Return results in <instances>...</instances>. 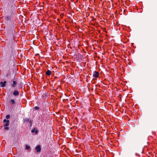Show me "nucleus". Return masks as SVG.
<instances>
[{
	"label": "nucleus",
	"mask_w": 157,
	"mask_h": 157,
	"mask_svg": "<svg viewBox=\"0 0 157 157\" xmlns=\"http://www.w3.org/2000/svg\"><path fill=\"white\" fill-rule=\"evenodd\" d=\"M31 132H35V133H37L38 132V130H35V129L34 128L31 130Z\"/></svg>",
	"instance_id": "obj_12"
},
{
	"label": "nucleus",
	"mask_w": 157,
	"mask_h": 157,
	"mask_svg": "<svg viewBox=\"0 0 157 157\" xmlns=\"http://www.w3.org/2000/svg\"><path fill=\"white\" fill-rule=\"evenodd\" d=\"M19 93H20L19 91L17 90H15L14 91L13 94L14 96H18L19 95Z\"/></svg>",
	"instance_id": "obj_9"
},
{
	"label": "nucleus",
	"mask_w": 157,
	"mask_h": 157,
	"mask_svg": "<svg viewBox=\"0 0 157 157\" xmlns=\"http://www.w3.org/2000/svg\"><path fill=\"white\" fill-rule=\"evenodd\" d=\"M17 79H15L14 78H12V79L10 81H12V83H11V86L13 87H14L15 86L17 83Z\"/></svg>",
	"instance_id": "obj_4"
},
{
	"label": "nucleus",
	"mask_w": 157,
	"mask_h": 157,
	"mask_svg": "<svg viewBox=\"0 0 157 157\" xmlns=\"http://www.w3.org/2000/svg\"><path fill=\"white\" fill-rule=\"evenodd\" d=\"M7 120H6V119H4V120H3V122H4V123H5L6 122H7Z\"/></svg>",
	"instance_id": "obj_17"
},
{
	"label": "nucleus",
	"mask_w": 157,
	"mask_h": 157,
	"mask_svg": "<svg viewBox=\"0 0 157 157\" xmlns=\"http://www.w3.org/2000/svg\"><path fill=\"white\" fill-rule=\"evenodd\" d=\"M9 103L11 106H14L16 101L14 99H11L9 101Z\"/></svg>",
	"instance_id": "obj_5"
},
{
	"label": "nucleus",
	"mask_w": 157,
	"mask_h": 157,
	"mask_svg": "<svg viewBox=\"0 0 157 157\" xmlns=\"http://www.w3.org/2000/svg\"><path fill=\"white\" fill-rule=\"evenodd\" d=\"M7 73L6 75V77L8 78L9 80V82H10L11 79L12 78L14 79H17V78L16 76L17 73L16 71H12L10 72H6Z\"/></svg>",
	"instance_id": "obj_2"
},
{
	"label": "nucleus",
	"mask_w": 157,
	"mask_h": 157,
	"mask_svg": "<svg viewBox=\"0 0 157 157\" xmlns=\"http://www.w3.org/2000/svg\"><path fill=\"white\" fill-rule=\"evenodd\" d=\"M6 58L7 62V66L5 67L6 72L16 71V68L14 64L15 58L13 53L8 52L6 56Z\"/></svg>",
	"instance_id": "obj_1"
},
{
	"label": "nucleus",
	"mask_w": 157,
	"mask_h": 157,
	"mask_svg": "<svg viewBox=\"0 0 157 157\" xmlns=\"http://www.w3.org/2000/svg\"><path fill=\"white\" fill-rule=\"evenodd\" d=\"M10 15L7 16L6 17V21H8L11 19L12 17L15 15V13L16 12L15 10L14 9L11 10L10 11Z\"/></svg>",
	"instance_id": "obj_3"
},
{
	"label": "nucleus",
	"mask_w": 157,
	"mask_h": 157,
	"mask_svg": "<svg viewBox=\"0 0 157 157\" xmlns=\"http://www.w3.org/2000/svg\"><path fill=\"white\" fill-rule=\"evenodd\" d=\"M30 147L29 146L27 145H25V149L29 150L30 149Z\"/></svg>",
	"instance_id": "obj_13"
},
{
	"label": "nucleus",
	"mask_w": 157,
	"mask_h": 157,
	"mask_svg": "<svg viewBox=\"0 0 157 157\" xmlns=\"http://www.w3.org/2000/svg\"><path fill=\"white\" fill-rule=\"evenodd\" d=\"M36 150L37 152H39L41 150V148L40 145H38L36 147Z\"/></svg>",
	"instance_id": "obj_8"
},
{
	"label": "nucleus",
	"mask_w": 157,
	"mask_h": 157,
	"mask_svg": "<svg viewBox=\"0 0 157 157\" xmlns=\"http://www.w3.org/2000/svg\"><path fill=\"white\" fill-rule=\"evenodd\" d=\"M45 74L46 75L50 76L51 74V71L50 70H48L45 72Z\"/></svg>",
	"instance_id": "obj_10"
},
{
	"label": "nucleus",
	"mask_w": 157,
	"mask_h": 157,
	"mask_svg": "<svg viewBox=\"0 0 157 157\" xmlns=\"http://www.w3.org/2000/svg\"><path fill=\"white\" fill-rule=\"evenodd\" d=\"M99 73L98 72L95 71L93 74V76L95 78H98L99 77Z\"/></svg>",
	"instance_id": "obj_7"
},
{
	"label": "nucleus",
	"mask_w": 157,
	"mask_h": 157,
	"mask_svg": "<svg viewBox=\"0 0 157 157\" xmlns=\"http://www.w3.org/2000/svg\"><path fill=\"white\" fill-rule=\"evenodd\" d=\"M35 109L36 110H38L39 109V107L38 106H36L35 107Z\"/></svg>",
	"instance_id": "obj_16"
},
{
	"label": "nucleus",
	"mask_w": 157,
	"mask_h": 157,
	"mask_svg": "<svg viewBox=\"0 0 157 157\" xmlns=\"http://www.w3.org/2000/svg\"><path fill=\"white\" fill-rule=\"evenodd\" d=\"M7 82L6 81H4L3 82H0V86L2 87H4L6 86V84Z\"/></svg>",
	"instance_id": "obj_6"
},
{
	"label": "nucleus",
	"mask_w": 157,
	"mask_h": 157,
	"mask_svg": "<svg viewBox=\"0 0 157 157\" xmlns=\"http://www.w3.org/2000/svg\"><path fill=\"white\" fill-rule=\"evenodd\" d=\"M10 117V115H7L6 116V119H9Z\"/></svg>",
	"instance_id": "obj_15"
},
{
	"label": "nucleus",
	"mask_w": 157,
	"mask_h": 157,
	"mask_svg": "<svg viewBox=\"0 0 157 157\" xmlns=\"http://www.w3.org/2000/svg\"><path fill=\"white\" fill-rule=\"evenodd\" d=\"M10 121L9 120H7V122H5L6 123L3 124L4 126H8L9 125V122Z\"/></svg>",
	"instance_id": "obj_11"
},
{
	"label": "nucleus",
	"mask_w": 157,
	"mask_h": 157,
	"mask_svg": "<svg viewBox=\"0 0 157 157\" xmlns=\"http://www.w3.org/2000/svg\"><path fill=\"white\" fill-rule=\"evenodd\" d=\"M4 129L5 130H9V127L8 126H4Z\"/></svg>",
	"instance_id": "obj_14"
}]
</instances>
